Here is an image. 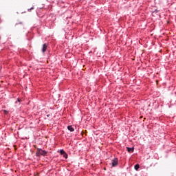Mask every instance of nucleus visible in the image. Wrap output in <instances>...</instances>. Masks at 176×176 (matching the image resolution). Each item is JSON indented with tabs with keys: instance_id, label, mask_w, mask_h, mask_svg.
Wrapping results in <instances>:
<instances>
[{
	"instance_id": "obj_14",
	"label": "nucleus",
	"mask_w": 176,
	"mask_h": 176,
	"mask_svg": "<svg viewBox=\"0 0 176 176\" xmlns=\"http://www.w3.org/2000/svg\"><path fill=\"white\" fill-rule=\"evenodd\" d=\"M49 116H50V114L47 115V118H49Z\"/></svg>"
},
{
	"instance_id": "obj_8",
	"label": "nucleus",
	"mask_w": 176,
	"mask_h": 176,
	"mask_svg": "<svg viewBox=\"0 0 176 176\" xmlns=\"http://www.w3.org/2000/svg\"><path fill=\"white\" fill-rule=\"evenodd\" d=\"M62 156H63V157H65V159H68V154H67L66 152H65V153L62 154Z\"/></svg>"
},
{
	"instance_id": "obj_3",
	"label": "nucleus",
	"mask_w": 176,
	"mask_h": 176,
	"mask_svg": "<svg viewBox=\"0 0 176 176\" xmlns=\"http://www.w3.org/2000/svg\"><path fill=\"white\" fill-rule=\"evenodd\" d=\"M40 155L41 156H47V151L45 150H42L41 148V151H40Z\"/></svg>"
},
{
	"instance_id": "obj_6",
	"label": "nucleus",
	"mask_w": 176,
	"mask_h": 176,
	"mask_svg": "<svg viewBox=\"0 0 176 176\" xmlns=\"http://www.w3.org/2000/svg\"><path fill=\"white\" fill-rule=\"evenodd\" d=\"M41 151H42V148H37V151L36 153V156L37 157H39V156H41Z\"/></svg>"
},
{
	"instance_id": "obj_5",
	"label": "nucleus",
	"mask_w": 176,
	"mask_h": 176,
	"mask_svg": "<svg viewBox=\"0 0 176 176\" xmlns=\"http://www.w3.org/2000/svg\"><path fill=\"white\" fill-rule=\"evenodd\" d=\"M126 149L129 153H133V152H134V147H126Z\"/></svg>"
},
{
	"instance_id": "obj_16",
	"label": "nucleus",
	"mask_w": 176,
	"mask_h": 176,
	"mask_svg": "<svg viewBox=\"0 0 176 176\" xmlns=\"http://www.w3.org/2000/svg\"><path fill=\"white\" fill-rule=\"evenodd\" d=\"M4 112H6V110H4Z\"/></svg>"
},
{
	"instance_id": "obj_13",
	"label": "nucleus",
	"mask_w": 176,
	"mask_h": 176,
	"mask_svg": "<svg viewBox=\"0 0 176 176\" xmlns=\"http://www.w3.org/2000/svg\"><path fill=\"white\" fill-rule=\"evenodd\" d=\"M68 19H71V16H69V17H65V18L64 19V20H68Z\"/></svg>"
},
{
	"instance_id": "obj_10",
	"label": "nucleus",
	"mask_w": 176,
	"mask_h": 176,
	"mask_svg": "<svg viewBox=\"0 0 176 176\" xmlns=\"http://www.w3.org/2000/svg\"><path fill=\"white\" fill-rule=\"evenodd\" d=\"M18 102H21V99L17 98L16 101L15 102V104H17Z\"/></svg>"
},
{
	"instance_id": "obj_1",
	"label": "nucleus",
	"mask_w": 176,
	"mask_h": 176,
	"mask_svg": "<svg viewBox=\"0 0 176 176\" xmlns=\"http://www.w3.org/2000/svg\"><path fill=\"white\" fill-rule=\"evenodd\" d=\"M118 164H119V160L118 159V157L113 158L111 160L112 167H116V166H118Z\"/></svg>"
},
{
	"instance_id": "obj_15",
	"label": "nucleus",
	"mask_w": 176,
	"mask_h": 176,
	"mask_svg": "<svg viewBox=\"0 0 176 176\" xmlns=\"http://www.w3.org/2000/svg\"><path fill=\"white\" fill-rule=\"evenodd\" d=\"M19 24H23V23L20 22Z\"/></svg>"
},
{
	"instance_id": "obj_12",
	"label": "nucleus",
	"mask_w": 176,
	"mask_h": 176,
	"mask_svg": "<svg viewBox=\"0 0 176 176\" xmlns=\"http://www.w3.org/2000/svg\"><path fill=\"white\" fill-rule=\"evenodd\" d=\"M32 9H34V7H32L31 8L28 9V12H31V10H32Z\"/></svg>"
},
{
	"instance_id": "obj_7",
	"label": "nucleus",
	"mask_w": 176,
	"mask_h": 176,
	"mask_svg": "<svg viewBox=\"0 0 176 176\" xmlns=\"http://www.w3.org/2000/svg\"><path fill=\"white\" fill-rule=\"evenodd\" d=\"M134 168L136 171H138V170H140V164H136L135 166H134Z\"/></svg>"
},
{
	"instance_id": "obj_2",
	"label": "nucleus",
	"mask_w": 176,
	"mask_h": 176,
	"mask_svg": "<svg viewBox=\"0 0 176 176\" xmlns=\"http://www.w3.org/2000/svg\"><path fill=\"white\" fill-rule=\"evenodd\" d=\"M47 46H49V45L47 43H44L43 45V47L41 50L42 53H45L46 52V50H47Z\"/></svg>"
},
{
	"instance_id": "obj_4",
	"label": "nucleus",
	"mask_w": 176,
	"mask_h": 176,
	"mask_svg": "<svg viewBox=\"0 0 176 176\" xmlns=\"http://www.w3.org/2000/svg\"><path fill=\"white\" fill-rule=\"evenodd\" d=\"M67 130H69V131L70 133H72V132L75 131V129L74 127H72V125H68L67 126Z\"/></svg>"
},
{
	"instance_id": "obj_9",
	"label": "nucleus",
	"mask_w": 176,
	"mask_h": 176,
	"mask_svg": "<svg viewBox=\"0 0 176 176\" xmlns=\"http://www.w3.org/2000/svg\"><path fill=\"white\" fill-rule=\"evenodd\" d=\"M65 153V151H64V149H60V155H63Z\"/></svg>"
},
{
	"instance_id": "obj_11",
	"label": "nucleus",
	"mask_w": 176,
	"mask_h": 176,
	"mask_svg": "<svg viewBox=\"0 0 176 176\" xmlns=\"http://www.w3.org/2000/svg\"><path fill=\"white\" fill-rule=\"evenodd\" d=\"M159 12V10H157V9H155L153 12V13H157Z\"/></svg>"
}]
</instances>
